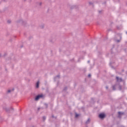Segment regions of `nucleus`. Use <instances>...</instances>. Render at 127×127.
Wrapping results in <instances>:
<instances>
[{"mask_svg":"<svg viewBox=\"0 0 127 127\" xmlns=\"http://www.w3.org/2000/svg\"><path fill=\"white\" fill-rule=\"evenodd\" d=\"M42 97H43V95L42 94L39 95L36 97L35 100L37 101V100H39V99H40V98H42Z\"/></svg>","mask_w":127,"mask_h":127,"instance_id":"obj_1","label":"nucleus"},{"mask_svg":"<svg viewBox=\"0 0 127 127\" xmlns=\"http://www.w3.org/2000/svg\"><path fill=\"white\" fill-rule=\"evenodd\" d=\"M99 117L100 118V119H104V118H105V114H100L99 115Z\"/></svg>","mask_w":127,"mask_h":127,"instance_id":"obj_2","label":"nucleus"},{"mask_svg":"<svg viewBox=\"0 0 127 127\" xmlns=\"http://www.w3.org/2000/svg\"><path fill=\"white\" fill-rule=\"evenodd\" d=\"M116 79H117V82H122L123 81V79H122V78H120L118 76L116 77Z\"/></svg>","mask_w":127,"mask_h":127,"instance_id":"obj_3","label":"nucleus"},{"mask_svg":"<svg viewBox=\"0 0 127 127\" xmlns=\"http://www.w3.org/2000/svg\"><path fill=\"white\" fill-rule=\"evenodd\" d=\"M118 117L121 118V117H122V115H124V113H122L121 112H118Z\"/></svg>","mask_w":127,"mask_h":127,"instance_id":"obj_4","label":"nucleus"},{"mask_svg":"<svg viewBox=\"0 0 127 127\" xmlns=\"http://www.w3.org/2000/svg\"><path fill=\"white\" fill-rule=\"evenodd\" d=\"M39 87V81H37L36 84V88H38Z\"/></svg>","mask_w":127,"mask_h":127,"instance_id":"obj_5","label":"nucleus"},{"mask_svg":"<svg viewBox=\"0 0 127 127\" xmlns=\"http://www.w3.org/2000/svg\"><path fill=\"white\" fill-rule=\"evenodd\" d=\"M90 119H89L86 122V124H89V123H90Z\"/></svg>","mask_w":127,"mask_h":127,"instance_id":"obj_6","label":"nucleus"},{"mask_svg":"<svg viewBox=\"0 0 127 127\" xmlns=\"http://www.w3.org/2000/svg\"><path fill=\"white\" fill-rule=\"evenodd\" d=\"M14 89H13L12 90H8V93H10L11 92V91H13Z\"/></svg>","mask_w":127,"mask_h":127,"instance_id":"obj_7","label":"nucleus"},{"mask_svg":"<svg viewBox=\"0 0 127 127\" xmlns=\"http://www.w3.org/2000/svg\"><path fill=\"white\" fill-rule=\"evenodd\" d=\"M113 90H116V86H113Z\"/></svg>","mask_w":127,"mask_h":127,"instance_id":"obj_8","label":"nucleus"},{"mask_svg":"<svg viewBox=\"0 0 127 127\" xmlns=\"http://www.w3.org/2000/svg\"><path fill=\"white\" fill-rule=\"evenodd\" d=\"M79 117V115L77 114L75 115V118H78Z\"/></svg>","mask_w":127,"mask_h":127,"instance_id":"obj_9","label":"nucleus"},{"mask_svg":"<svg viewBox=\"0 0 127 127\" xmlns=\"http://www.w3.org/2000/svg\"><path fill=\"white\" fill-rule=\"evenodd\" d=\"M43 119L44 121H45L46 120V117H43Z\"/></svg>","mask_w":127,"mask_h":127,"instance_id":"obj_10","label":"nucleus"},{"mask_svg":"<svg viewBox=\"0 0 127 127\" xmlns=\"http://www.w3.org/2000/svg\"><path fill=\"white\" fill-rule=\"evenodd\" d=\"M7 22H8V23H10V22H11V21H10V20H8L7 21Z\"/></svg>","mask_w":127,"mask_h":127,"instance_id":"obj_11","label":"nucleus"},{"mask_svg":"<svg viewBox=\"0 0 127 127\" xmlns=\"http://www.w3.org/2000/svg\"><path fill=\"white\" fill-rule=\"evenodd\" d=\"M119 89H120V90H122V86H119Z\"/></svg>","mask_w":127,"mask_h":127,"instance_id":"obj_12","label":"nucleus"},{"mask_svg":"<svg viewBox=\"0 0 127 127\" xmlns=\"http://www.w3.org/2000/svg\"><path fill=\"white\" fill-rule=\"evenodd\" d=\"M88 77H91V75L90 74H88Z\"/></svg>","mask_w":127,"mask_h":127,"instance_id":"obj_13","label":"nucleus"},{"mask_svg":"<svg viewBox=\"0 0 127 127\" xmlns=\"http://www.w3.org/2000/svg\"><path fill=\"white\" fill-rule=\"evenodd\" d=\"M89 4H92V3H91V2H89Z\"/></svg>","mask_w":127,"mask_h":127,"instance_id":"obj_14","label":"nucleus"},{"mask_svg":"<svg viewBox=\"0 0 127 127\" xmlns=\"http://www.w3.org/2000/svg\"><path fill=\"white\" fill-rule=\"evenodd\" d=\"M106 89H108V86H106Z\"/></svg>","mask_w":127,"mask_h":127,"instance_id":"obj_15","label":"nucleus"},{"mask_svg":"<svg viewBox=\"0 0 127 127\" xmlns=\"http://www.w3.org/2000/svg\"><path fill=\"white\" fill-rule=\"evenodd\" d=\"M127 34V32H126Z\"/></svg>","mask_w":127,"mask_h":127,"instance_id":"obj_16","label":"nucleus"}]
</instances>
